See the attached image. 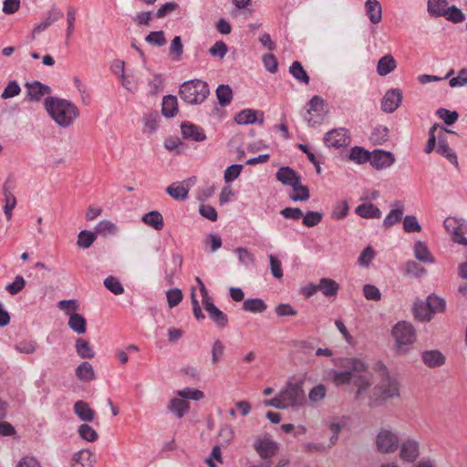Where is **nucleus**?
<instances>
[{
    "label": "nucleus",
    "instance_id": "57",
    "mask_svg": "<svg viewBox=\"0 0 467 467\" xmlns=\"http://www.w3.org/2000/svg\"><path fill=\"white\" fill-rule=\"evenodd\" d=\"M166 297L169 307L173 308L182 302L183 296L181 289L173 288L166 292Z\"/></svg>",
    "mask_w": 467,
    "mask_h": 467
},
{
    "label": "nucleus",
    "instance_id": "40",
    "mask_svg": "<svg viewBox=\"0 0 467 467\" xmlns=\"http://www.w3.org/2000/svg\"><path fill=\"white\" fill-rule=\"evenodd\" d=\"M289 72L298 82L304 83L306 85L309 84L310 78L300 62H293L289 67Z\"/></svg>",
    "mask_w": 467,
    "mask_h": 467
},
{
    "label": "nucleus",
    "instance_id": "9",
    "mask_svg": "<svg viewBox=\"0 0 467 467\" xmlns=\"http://www.w3.org/2000/svg\"><path fill=\"white\" fill-rule=\"evenodd\" d=\"M323 140L327 148L340 149L351 143V135L346 128L333 129L324 135Z\"/></svg>",
    "mask_w": 467,
    "mask_h": 467
},
{
    "label": "nucleus",
    "instance_id": "21",
    "mask_svg": "<svg viewBox=\"0 0 467 467\" xmlns=\"http://www.w3.org/2000/svg\"><path fill=\"white\" fill-rule=\"evenodd\" d=\"M276 179L284 185L296 186L300 182V176L290 167H282L276 172Z\"/></svg>",
    "mask_w": 467,
    "mask_h": 467
},
{
    "label": "nucleus",
    "instance_id": "15",
    "mask_svg": "<svg viewBox=\"0 0 467 467\" xmlns=\"http://www.w3.org/2000/svg\"><path fill=\"white\" fill-rule=\"evenodd\" d=\"M370 164L377 170H384L395 162L394 155L389 151L377 150L370 153Z\"/></svg>",
    "mask_w": 467,
    "mask_h": 467
},
{
    "label": "nucleus",
    "instance_id": "43",
    "mask_svg": "<svg viewBox=\"0 0 467 467\" xmlns=\"http://www.w3.org/2000/svg\"><path fill=\"white\" fill-rule=\"evenodd\" d=\"M448 6L446 0H428V12L432 16H442Z\"/></svg>",
    "mask_w": 467,
    "mask_h": 467
},
{
    "label": "nucleus",
    "instance_id": "59",
    "mask_svg": "<svg viewBox=\"0 0 467 467\" xmlns=\"http://www.w3.org/2000/svg\"><path fill=\"white\" fill-rule=\"evenodd\" d=\"M303 217V223L306 227L317 225L323 219V213L319 212H307Z\"/></svg>",
    "mask_w": 467,
    "mask_h": 467
},
{
    "label": "nucleus",
    "instance_id": "26",
    "mask_svg": "<svg viewBox=\"0 0 467 467\" xmlns=\"http://www.w3.org/2000/svg\"><path fill=\"white\" fill-rule=\"evenodd\" d=\"M205 311L208 313L210 318L219 327H225L228 324L227 315L221 311L214 304L208 303L206 306H204Z\"/></svg>",
    "mask_w": 467,
    "mask_h": 467
},
{
    "label": "nucleus",
    "instance_id": "45",
    "mask_svg": "<svg viewBox=\"0 0 467 467\" xmlns=\"http://www.w3.org/2000/svg\"><path fill=\"white\" fill-rule=\"evenodd\" d=\"M105 287L109 290L112 294L119 296L124 293V287L119 282V280L113 276L109 275L106 277L103 281Z\"/></svg>",
    "mask_w": 467,
    "mask_h": 467
},
{
    "label": "nucleus",
    "instance_id": "49",
    "mask_svg": "<svg viewBox=\"0 0 467 467\" xmlns=\"http://www.w3.org/2000/svg\"><path fill=\"white\" fill-rule=\"evenodd\" d=\"M177 396L187 400H201L204 397V393L202 390L192 389V388H184L181 390L177 391Z\"/></svg>",
    "mask_w": 467,
    "mask_h": 467
},
{
    "label": "nucleus",
    "instance_id": "35",
    "mask_svg": "<svg viewBox=\"0 0 467 467\" xmlns=\"http://www.w3.org/2000/svg\"><path fill=\"white\" fill-rule=\"evenodd\" d=\"M348 159L357 164H364L369 161L370 152L362 147L355 146L350 149Z\"/></svg>",
    "mask_w": 467,
    "mask_h": 467
},
{
    "label": "nucleus",
    "instance_id": "37",
    "mask_svg": "<svg viewBox=\"0 0 467 467\" xmlns=\"http://www.w3.org/2000/svg\"><path fill=\"white\" fill-rule=\"evenodd\" d=\"M68 327L78 334H84L87 331V321L82 315L73 313L69 315Z\"/></svg>",
    "mask_w": 467,
    "mask_h": 467
},
{
    "label": "nucleus",
    "instance_id": "16",
    "mask_svg": "<svg viewBox=\"0 0 467 467\" xmlns=\"http://www.w3.org/2000/svg\"><path fill=\"white\" fill-rule=\"evenodd\" d=\"M402 93L400 89H389L382 99L381 109L387 113H392L400 107Z\"/></svg>",
    "mask_w": 467,
    "mask_h": 467
},
{
    "label": "nucleus",
    "instance_id": "42",
    "mask_svg": "<svg viewBox=\"0 0 467 467\" xmlns=\"http://www.w3.org/2000/svg\"><path fill=\"white\" fill-rule=\"evenodd\" d=\"M216 97L221 106L229 105L233 99V90L228 85H219L216 88Z\"/></svg>",
    "mask_w": 467,
    "mask_h": 467
},
{
    "label": "nucleus",
    "instance_id": "34",
    "mask_svg": "<svg viewBox=\"0 0 467 467\" xmlns=\"http://www.w3.org/2000/svg\"><path fill=\"white\" fill-rule=\"evenodd\" d=\"M177 98L172 95H167L162 99V115L166 118H172L178 111Z\"/></svg>",
    "mask_w": 467,
    "mask_h": 467
},
{
    "label": "nucleus",
    "instance_id": "33",
    "mask_svg": "<svg viewBox=\"0 0 467 467\" xmlns=\"http://www.w3.org/2000/svg\"><path fill=\"white\" fill-rule=\"evenodd\" d=\"M74 412L83 421H91L94 419V411L83 400H78L74 404Z\"/></svg>",
    "mask_w": 467,
    "mask_h": 467
},
{
    "label": "nucleus",
    "instance_id": "56",
    "mask_svg": "<svg viewBox=\"0 0 467 467\" xmlns=\"http://www.w3.org/2000/svg\"><path fill=\"white\" fill-rule=\"evenodd\" d=\"M403 229L406 233H419L421 231V226L416 216L406 215L403 219Z\"/></svg>",
    "mask_w": 467,
    "mask_h": 467
},
{
    "label": "nucleus",
    "instance_id": "51",
    "mask_svg": "<svg viewBox=\"0 0 467 467\" xmlns=\"http://www.w3.org/2000/svg\"><path fill=\"white\" fill-rule=\"evenodd\" d=\"M293 193L290 195V199L294 202L307 201L309 199V191L306 186L301 185L297 182L296 186L292 187Z\"/></svg>",
    "mask_w": 467,
    "mask_h": 467
},
{
    "label": "nucleus",
    "instance_id": "28",
    "mask_svg": "<svg viewBox=\"0 0 467 467\" xmlns=\"http://www.w3.org/2000/svg\"><path fill=\"white\" fill-rule=\"evenodd\" d=\"M365 8L371 23L378 24L381 21V5L378 0H367L365 3Z\"/></svg>",
    "mask_w": 467,
    "mask_h": 467
},
{
    "label": "nucleus",
    "instance_id": "24",
    "mask_svg": "<svg viewBox=\"0 0 467 467\" xmlns=\"http://www.w3.org/2000/svg\"><path fill=\"white\" fill-rule=\"evenodd\" d=\"M168 410L178 419H182L189 411L190 404L184 399L177 396L170 400Z\"/></svg>",
    "mask_w": 467,
    "mask_h": 467
},
{
    "label": "nucleus",
    "instance_id": "31",
    "mask_svg": "<svg viewBox=\"0 0 467 467\" xmlns=\"http://www.w3.org/2000/svg\"><path fill=\"white\" fill-rule=\"evenodd\" d=\"M141 220L145 224L158 231L161 230L164 225L163 217L158 211H151L145 213Z\"/></svg>",
    "mask_w": 467,
    "mask_h": 467
},
{
    "label": "nucleus",
    "instance_id": "12",
    "mask_svg": "<svg viewBox=\"0 0 467 467\" xmlns=\"http://www.w3.org/2000/svg\"><path fill=\"white\" fill-rule=\"evenodd\" d=\"M254 448L262 459L275 456L278 451V444L269 436L257 438L254 441Z\"/></svg>",
    "mask_w": 467,
    "mask_h": 467
},
{
    "label": "nucleus",
    "instance_id": "41",
    "mask_svg": "<svg viewBox=\"0 0 467 467\" xmlns=\"http://www.w3.org/2000/svg\"><path fill=\"white\" fill-rule=\"evenodd\" d=\"M266 307V304L261 298L246 299L243 304V309L251 313H263Z\"/></svg>",
    "mask_w": 467,
    "mask_h": 467
},
{
    "label": "nucleus",
    "instance_id": "14",
    "mask_svg": "<svg viewBox=\"0 0 467 467\" xmlns=\"http://www.w3.org/2000/svg\"><path fill=\"white\" fill-rule=\"evenodd\" d=\"M234 120L239 125H249L258 123L264 124V112L261 110L245 109L234 116Z\"/></svg>",
    "mask_w": 467,
    "mask_h": 467
},
{
    "label": "nucleus",
    "instance_id": "19",
    "mask_svg": "<svg viewBox=\"0 0 467 467\" xmlns=\"http://www.w3.org/2000/svg\"><path fill=\"white\" fill-rule=\"evenodd\" d=\"M422 362L429 368H437L441 367L445 363L444 355L437 350H425L421 353Z\"/></svg>",
    "mask_w": 467,
    "mask_h": 467
},
{
    "label": "nucleus",
    "instance_id": "5",
    "mask_svg": "<svg viewBox=\"0 0 467 467\" xmlns=\"http://www.w3.org/2000/svg\"><path fill=\"white\" fill-rule=\"evenodd\" d=\"M206 82L193 79L184 82L180 88L181 99L188 104H201L209 95Z\"/></svg>",
    "mask_w": 467,
    "mask_h": 467
},
{
    "label": "nucleus",
    "instance_id": "3",
    "mask_svg": "<svg viewBox=\"0 0 467 467\" xmlns=\"http://www.w3.org/2000/svg\"><path fill=\"white\" fill-rule=\"evenodd\" d=\"M395 340V349L399 355L407 354L410 347L416 341V330L414 327L407 321H400L391 331Z\"/></svg>",
    "mask_w": 467,
    "mask_h": 467
},
{
    "label": "nucleus",
    "instance_id": "6",
    "mask_svg": "<svg viewBox=\"0 0 467 467\" xmlns=\"http://www.w3.org/2000/svg\"><path fill=\"white\" fill-rule=\"evenodd\" d=\"M278 397L284 410L290 407L302 406L306 401L302 385L298 382L288 381L280 390Z\"/></svg>",
    "mask_w": 467,
    "mask_h": 467
},
{
    "label": "nucleus",
    "instance_id": "58",
    "mask_svg": "<svg viewBox=\"0 0 467 467\" xmlns=\"http://www.w3.org/2000/svg\"><path fill=\"white\" fill-rule=\"evenodd\" d=\"M37 348V343L34 340H22L15 345V349L22 354H32Z\"/></svg>",
    "mask_w": 467,
    "mask_h": 467
},
{
    "label": "nucleus",
    "instance_id": "13",
    "mask_svg": "<svg viewBox=\"0 0 467 467\" xmlns=\"http://www.w3.org/2000/svg\"><path fill=\"white\" fill-rule=\"evenodd\" d=\"M181 131L183 139L188 140L202 142L206 140L204 130L189 121H184L181 124Z\"/></svg>",
    "mask_w": 467,
    "mask_h": 467
},
{
    "label": "nucleus",
    "instance_id": "11",
    "mask_svg": "<svg viewBox=\"0 0 467 467\" xmlns=\"http://www.w3.org/2000/svg\"><path fill=\"white\" fill-rule=\"evenodd\" d=\"M324 116V100L318 97L314 96L308 102V109L305 115V119L311 126L319 123Z\"/></svg>",
    "mask_w": 467,
    "mask_h": 467
},
{
    "label": "nucleus",
    "instance_id": "47",
    "mask_svg": "<svg viewBox=\"0 0 467 467\" xmlns=\"http://www.w3.org/2000/svg\"><path fill=\"white\" fill-rule=\"evenodd\" d=\"M403 215V208L398 207L393 208L390 210V212L387 214V216L383 220V225L386 228H390L395 223L400 221Z\"/></svg>",
    "mask_w": 467,
    "mask_h": 467
},
{
    "label": "nucleus",
    "instance_id": "25",
    "mask_svg": "<svg viewBox=\"0 0 467 467\" xmlns=\"http://www.w3.org/2000/svg\"><path fill=\"white\" fill-rule=\"evenodd\" d=\"M413 254L415 258L425 264H433L435 263V258L430 252L426 244L421 241H417L413 246Z\"/></svg>",
    "mask_w": 467,
    "mask_h": 467
},
{
    "label": "nucleus",
    "instance_id": "44",
    "mask_svg": "<svg viewBox=\"0 0 467 467\" xmlns=\"http://www.w3.org/2000/svg\"><path fill=\"white\" fill-rule=\"evenodd\" d=\"M76 351L81 358H92L95 356L90 344L83 338L76 340Z\"/></svg>",
    "mask_w": 467,
    "mask_h": 467
},
{
    "label": "nucleus",
    "instance_id": "2",
    "mask_svg": "<svg viewBox=\"0 0 467 467\" xmlns=\"http://www.w3.org/2000/svg\"><path fill=\"white\" fill-rule=\"evenodd\" d=\"M379 368L383 371V378L373 389L372 395L369 397L368 403L369 407H378L380 406L383 401L400 397L398 381L389 375L387 368L383 364H379Z\"/></svg>",
    "mask_w": 467,
    "mask_h": 467
},
{
    "label": "nucleus",
    "instance_id": "1",
    "mask_svg": "<svg viewBox=\"0 0 467 467\" xmlns=\"http://www.w3.org/2000/svg\"><path fill=\"white\" fill-rule=\"evenodd\" d=\"M44 108L49 118L61 129L71 127L80 111L69 99L49 96L44 99Z\"/></svg>",
    "mask_w": 467,
    "mask_h": 467
},
{
    "label": "nucleus",
    "instance_id": "39",
    "mask_svg": "<svg viewBox=\"0 0 467 467\" xmlns=\"http://www.w3.org/2000/svg\"><path fill=\"white\" fill-rule=\"evenodd\" d=\"M426 273V269L413 260H409L404 265L403 274L405 275L419 278L425 275Z\"/></svg>",
    "mask_w": 467,
    "mask_h": 467
},
{
    "label": "nucleus",
    "instance_id": "30",
    "mask_svg": "<svg viewBox=\"0 0 467 467\" xmlns=\"http://www.w3.org/2000/svg\"><path fill=\"white\" fill-rule=\"evenodd\" d=\"M413 314L416 319L423 322L430 321L433 316L427 302L422 300L414 303Z\"/></svg>",
    "mask_w": 467,
    "mask_h": 467
},
{
    "label": "nucleus",
    "instance_id": "23",
    "mask_svg": "<svg viewBox=\"0 0 467 467\" xmlns=\"http://www.w3.org/2000/svg\"><path fill=\"white\" fill-rule=\"evenodd\" d=\"M354 384L358 389L356 392V398L359 399L364 392H366L372 384V376L367 372V369L363 372L356 373V377L353 379Z\"/></svg>",
    "mask_w": 467,
    "mask_h": 467
},
{
    "label": "nucleus",
    "instance_id": "38",
    "mask_svg": "<svg viewBox=\"0 0 467 467\" xmlns=\"http://www.w3.org/2000/svg\"><path fill=\"white\" fill-rule=\"evenodd\" d=\"M437 152L446 158L451 163L457 165L458 159L456 153L450 148L446 140L439 138Z\"/></svg>",
    "mask_w": 467,
    "mask_h": 467
},
{
    "label": "nucleus",
    "instance_id": "53",
    "mask_svg": "<svg viewBox=\"0 0 467 467\" xmlns=\"http://www.w3.org/2000/svg\"><path fill=\"white\" fill-rule=\"evenodd\" d=\"M437 116L441 119L447 125L454 124L458 119L459 114L455 110H449L447 109L441 108L436 111Z\"/></svg>",
    "mask_w": 467,
    "mask_h": 467
},
{
    "label": "nucleus",
    "instance_id": "52",
    "mask_svg": "<svg viewBox=\"0 0 467 467\" xmlns=\"http://www.w3.org/2000/svg\"><path fill=\"white\" fill-rule=\"evenodd\" d=\"M442 16H445L447 20L453 23H461L465 18L462 10L455 5H451L450 7L447 6Z\"/></svg>",
    "mask_w": 467,
    "mask_h": 467
},
{
    "label": "nucleus",
    "instance_id": "54",
    "mask_svg": "<svg viewBox=\"0 0 467 467\" xmlns=\"http://www.w3.org/2000/svg\"><path fill=\"white\" fill-rule=\"evenodd\" d=\"M234 252L238 255V260L243 265L249 266L254 263V255L246 248L238 247Z\"/></svg>",
    "mask_w": 467,
    "mask_h": 467
},
{
    "label": "nucleus",
    "instance_id": "4",
    "mask_svg": "<svg viewBox=\"0 0 467 467\" xmlns=\"http://www.w3.org/2000/svg\"><path fill=\"white\" fill-rule=\"evenodd\" d=\"M339 366L344 370H332L333 381L337 385H344L349 383L355 377L356 373L363 372L368 368L367 364L358 358H342Z\"/></svg>",
    "mask_w": 467,
    "mask_h": 467
},
{
    "label": "nucleus",
    "instance_id": "50",
    "mask_svg": "<svg viewBox=\"0 0 467 467\" xmlns=\"http://www.w3.org/2000/svg\"><path fill=\"white\" fill-rule=\"evenodd\" d=\"M96 232L81 231L78 236V245L84 249L90 247L96 240Z\"/></svg>",
    "mask_w": 467,
    "mask_h": 467
},
{
    "label": "nucleus",
    "instance_id": "22",
    "mask_svg": "<svg viewBox=\"0 0 467 467\" xmlns=\"http://www.w3.org/2000/svg\"><path fill=\"white\" fill-rule=\"evenodd\" d=\"M356 214L364 219H379L381 211L372 202H364L355 209Z\"/></svg>",
    "mask_w": 467,
    "mask_h": 467
},
{
    "label": "nucleus",
    "instance_id": "29",
    "mask_svg": "<svg viewBox=\"0 0 467 467\" xmlns=\"http://www.w3.org/2000/svg\"><path fill=\"white\" fill-rule=\"evenodd\" d=\"M317 285L318 291L327 297L336 296L339 290V285L335 280L327 277L321 278Z\"/></svg>",
    "mask_w": 467,
    "mask_h": 467
},
{
    "label": "nucleus",
    "instance_id": "17",
    "mask_svg": "<svg viewBox=\"0 0 467 467\" xmlns=\"http://www.w3.org/2000/svg\"><path fill=\"white\" fill-rule=\"evenodd\" d=\"M26 93L27 99L30 101H39L42 97L45 95L51 93V88L46 84H43L39 81H34L32 83H27Z\"/></svg>",
    "mask_w": 467,
    "mask_h": 467
},
{
    "label": "nucleus",
    "instance_id": "63",
    "mask_svg": "<svg viewBox=\"0 0 467 467\" xmlns=\"http://www.w3.org/2000/svg\"><path fill=\"white\" fill-rule=\"evenodd\" d=\"M363 295L367 300L379 301L381 299L379 289L373 285H365L363 286Z\"/></svg>",
    "mask_w": 467,
    "mask_h": 467
},
{
    "label": "nucleus",
    "instance_id": "55",
    "mask_svg": "<svg viewBox=\"0 0 467 467\" xmlns=\"http://www.w3.org/2000/svg\"><path fill=\"white\" fill-rule=\"evenodd\" d=\"M95 232L98 234L106 235L108 234H114L117 232V226L110 221L103 220L97 223Z\"/></svg>",
    "mask_w": 467,
    "mask_h": 467
},
{
    "label": "nucleus",
    "instance_id": "60",
    "mask_svg": "<svg viewBox=\"0 0 467 467\" xmlns=\"http://www.w3.org/2000/svg\"><path fill=\"white\" fill-rule=\"evenodd\" d=\"M77 10L74 6L70 5L67 9V27L66 29L67 38H70L74 32V25L76 21Z\"/></svg>",
    "mask_w": 467,
    "mask_h": 467
},
{
    "label": "nucleus",
    "instance_id": "46",
    "mask_svg": "<svg viewBox=\"0 0 467 467\" xmlns=\"http://www.w3.org/2000/svg\"><path fill=\"white\" fill-rule=\"evenodd\" d=\"M389 139V129L386 126L379 125L374 128L370 135V140L375 144H382Z\"/></svg>",
    "mask_w": 467,
    "mask_h": 467
},
{
    "label": "nucleus",
    "instance_id": "20",
    "mask_svg": "<svg viewBox=\"0 0 467 467\" xmlns=\"http://www.w3.org/2000/svg\"><path fill=\"white\" fill-rule=\"evenodd\" d=\"M63 13L57 7L53 6L47 13V17L44 21L36 25L33 29V34H38L46 30L52 24L57 22L63 17Z\"/></svg>",
    "mask_w": 467,
    "mask_h": 467
},
{
    "label": "nucleus",
    "instance_id": "18",
    "mask_svg": "<svg viewBox=\"0 0 467 467\" xmlns=\"http://www.w3.org/2000/svg\"><path fill=\"white\" fill-rule=\"evenodd\" d=\"M190 190V180L181 182H173L167 187V193L176 201H184L188 197Z\"/></svg>",
    "mask_w": 467,
    "mask_h": 467
},
{
    "label": "nucleus",
    "instance_id": "61",
    "mask_svg": "<svg viewBox=\"0 0 467 467\" xmlns=\"http://www.w3.org/2000/svg\"><path fill=\"white\" fill-rule=\"evenodd\" d=\"M242 170L243 165L241 164H233L227 167L223 174V179L225 182L229 183L236 180L240 175Z\"/></svg>",
    "mask_w": 467,
    "mask_h": 467
},
{
    "label": "nucleus",
    "instance_id": "32",
    "mask_svg": "<svg viewBox=\"0 0 467 467\" xmlns=\"http://www.w3.org/2000/svg\"><path fill=\"white\" fill-rule=\"evenodd\" d=\"M76 376L81 381L88 382L94 380L96 379V375L93 369L92 365L84 361L80 365H78L76 368Z\"/></svg>",
    "mask_w": 467,
    "mask_h": 467
},
{
    "label": "nucleus",
    "instance_id": "64",
    "mask_svg": "<svg viewBox=\"0 0 467 467\" xmlns=\"http://www.w3.org/2000/svg\"><path fill=\"white\" fill-rule=\"evenodd\" d=\"M145 40L156 47H162L166 44V38L164 36L163 31H153L150 32L146 37Z\"/></svg>",
    "mask_w": 467,
    "mask_h": 467
},
{
    "label": "nucleus",
    "instance_id": "27",
    "mask_svg": "<svg viewBox=\"0 0 467 467\" xmlns=\"http://www.w3.org/2000/svg\"><path fill=\"white\" fill-rule=\"evenodd\" d=\"M95 458L88 450H81L73 455L72 467H94Z\"/></svg>",
    "mask_w": 467,
    "mask_h": 467
},
{
    "label": "nucleus",
    "instance_id": "36",
    "mask_svg": "<svg viewBox=\"0 0 467 467\" xmlns=\"http://www.w3.org/2000/svg\"><path fill=\"white\" fill-rule=\"evenodd\" d=\"M396 60L390 55L382 57L378 63L377 71L379 76H386L396 68Z\"/></svg>",
    "mask_w": 467,
    "mask_h": 467
},
{
    "label": "nucleus",
    "instance_id": "62",
    "mask_svg": "<svg viewBox=\"0 0 467 467\" xmlns=\"http://www.w3.org/2000/svg\"><path fill=\"white\" fill-rule=\"evenodd\" d=\"M78 434L87 441H95L98 439V433L96 431L86 423L79 426Z\"/></svg>",
    "mask_w": 467,
    "mask_h": 467
},
{
    "label": "nucleus",
    "instance_id": "10",
    "mask_svg": "<svg viewBox=\"0 0 467 467\" xmlns=\"http://www.w3.org/2000/svg\"><path fill=\"white\" fill-rule=\"evenodd\" d=\"M400 458L403 462H414L420 456V443L417 440L408 437L400 442Z\"/></svg>",
    "mask_w": 467,
    "mask_h": 467
},
{
    "label": "nucleus",
    "instance_id": "8",
    "mask_svg": "<svg viewBox=\"0 0 467 467\" xmlns=\"http://www.w3.org/2000/svg\"><path fill=\"white\" fill-rule=\"evenodd\" d=\"M444 227L451 234L454 243L467 245V239L464 237V234L467 232V223L463 219L447 217L444 220Z\"/></svg>",
    "mask_w": 467,
    "mask_h": 467
},
{
    "label": "nucleus",
    "instance_id": "48",
    "mask_svg": "<svg viewBox=\"0 0 467 467\" xmlns=\"http://www.w3.org/2000/svg\"><path fill=\"white\" fill-rule=\"evenodd\" d=\"M426 302L429 305L432 315L438 312H442L445 309V300L435 295L429 296L426 299Z\"/></svg>",
    "mask_w": 467,
    "mask_h": 467
},
{
    "label": "nucleus",
    "instance_id": "7",
    "mask_svg": "<svg viewBox=\"0 0 467 467\" xmlns=\"http://www.w3.org/2000/svg\"><path fill=\"white\" fill-rule=\"evenodd\" d=\"M400 437L397 431L380 429L376 436L375 444L380 453H395L400 448Z\"/></svg>",
    "mask_w": 467,
    "mask_h": 467
}]
</instances>
